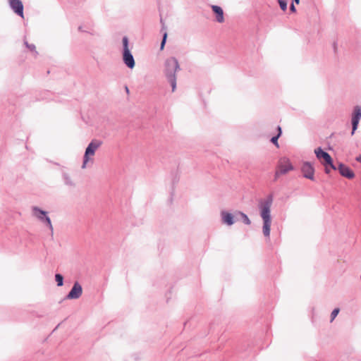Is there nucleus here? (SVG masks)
<instances>
[{
	"label": "nucleus",
	"instance_id": "4468645a",
	"mask_svg": "<svg viewBox=\"0 0 361 361\" xmlns=\"http://www.w3.org/2000/svg\"><path fill=\"white\" fill-rule=\"evenodd\" d=\"M212 11L216 13V19L219 23H223L224 21V11L223 9L219 6H212Z\"/></svg>",
	"mask_w": 361,
	"mask_h": 361
},
{
	"label": "nucleus",
	"instance_id": "a878e982",
	"mask_svg": "<svg viewBox=\"0 0 361 361\" xmlns=\"http://www.w3.org/2000/svg\"><path fill=\"white\" fill-rule=\"evenodd\" d=\"M293 1H294V2H295L297 4H299V2H300V0H293Z\"/></svg>",
	"mask_w": 361,
	"mask_h": 361
},
{
	"label": "nucleus",
	"instance_id": "f03ea898",
	"mask_svg": "<svg viewBox=\"0 0 361 361\" xmlns=\"http://www.w3.org/2000/svg\"><path fill=\"white\" fill-rule=\"evenodd\" d=\"M180 71L178 61L175 57L168 58L164 63V74L170 83L172 92L176 89V73Z\"/></svg>",
	"mask_w": 361,
	"mask_h": 361
},
{
	"label": "nucleus",
	"instance_id": "7ed1b4c3",
	"mask_svg": "<svg viewBox=\"0 0 361 361\" xmlns=\"http://www.w3.org/2000/svg\"><path fill=\"white\" fill-rule=\"evenodd\" d=\"M102 142L99 140H92L87 145L83 157L82 169H85L89 161L93 162L92 157L95 152L102 146Z\"/></svg>",
	"mask_w": 361,
	"mask_h": 361
},
{
	"label": "nucleus",
	"instance_id": "6ab92c4d",
	"mask_svg": "<svg viewBox=\"0 0 361 361\" xmlns=\"http://www.w3.org/2000/svg\"><path fill=\"white\" fill-rule=\"evenodd\" d=\"M338 313H339L338 308H336L332 311V312L331 314V322L334 321V319L336 317V316L338 315Z\"/></svg>",
	"mask_w": 361,
	"mask_h": 361
},
{
	"label": "nucleus",
	"instance_id": "b1692460",
	"mask_svg": "<svg viewBox=\"0 0 361 361\" xmlns=\"http://www.w3.org/2000/svg\"><path fill=\"white\" fill-rule=\"evenodd\" d=\"M324 166H325V171H326V173H329L330 172V171H329V169H328V167H327L328 165H324Z\"/></svg>",
	"mask_w": 361,
	"mask_h": 361
},
{
	"label": "nucleus",
	"instance_id": "393cba45",
	"mask_svg": "<svg viewBox=\"0 0 361 361\" xmlns=\"http://www.w3.org/2000/svg\"><path fill=\"white\" fill-rule=\"evenodd\" d=\"M356 160L361 163V156H359L356 158Z\"/></svg>",
	"mask_w": 361,
	"mask_h": 361
},
{
	"label": "nucleus",
	"instance_id": "4be33fe9",
	"mask_svg": "<svg viewBox=\"0 0 361 361\" xmlns=\"http://www.w3.org/2000/svg\"><path fill=\"white\" fill-rule=\"evenodd\" d=\"M78 30L80 32H89L87 30L85 29V27L83 25H80L78 27Z\"/></svg>",
	"mask_w": 361,
	"mask_h": 361
},
{
	"label": "nucleus",
	"instance_id": "f257e3e1",
	"mask_svg": "<svg viewBox=\"0 0 361 361\" xmlns=\"http://www.w3.org/2000/svg\"><path fill=\"white\" fill-rule=\"evenodd\" d=\"M273 198L269 196L259 203L260 216L263 221L262 232L265 237L269 238L271 225V208Z\"/></svg>",
	"mask_w": 361,
	"mask_h": 361
},
{
	"label": "nucleus",
	"instance_id": "f3484780",
	"mask_svg": "<svg viewBox=\"0 0 361 361\" xmlns=\"http://www.w3.org/2000/svg\"><path fill=\"white\" fill-rule=\"evenodd\" d=\"M278 130H279V134L276 135V136H274L271 139V142L274 144L276 146H279L278 145V139L279 137V136L281 135V127H278Z\"/></svg>",
	"mask_w": 361,
	"mask_h": 361
},
{
	"label": "nucleus",
	"instance_id": "2eb2a0df",
	"mask_svg": "<svg viewBox=\"0 0 361 361\" xmlns=\"http://www.w3.org/2000/svg\"><path fill=\"white\" fill-rule=\"evenodd\" d=\"M235 216H240L243 219V221L246 225H250L251 221L250 220L249 217L245 214V213L240 212V211H235Z\"/></svg>",
	"mask_w": 361,
	"mask_h": 361
},
{
	"label": "nucleus",
	"instance_id": "9b49d317",
	"mask_svg": "<svg viewBox=\"0 0 361 361\" xmlns=\"http://www.w3.org/2000/svg\"><path fill=\"white\" fill-rule=\"evenodd\" d=\"M82 294V286L78 282H75L71 290L66 295L68 300H76L80 298Z\"/></svg>",
	"mask_w": 361,
	"mask_h": 361
},
{
	"label": "nucleus",
	"instance_id": "a211bd4d",
	"mask_svg": "<svg viewBox=\"0 0 361 361\" xmlns=\"http://www.w3.org/2000/svg\"><path fill=\"white\" fill-rule=\"evenodd\" d=\"M280 8L282 11H285L287 9V1L286 0H279L278 1Z\"/></svg>",
	"mask_w": 361,
	"mask_h": 361
},
{
	"label": "nucleus",
	"instance_id": "39448f33",
	"mask_svg": "<svg viewBox=\"0 0 361 361\" xmlns=\"http://www.w3.org/2000/svg\"><path fill=\"white\" fill-rule=\"evenodd\" d=\"M293 170V166L290 159L287 157L281 158L278 163L277 170L275 172V179H277L279 176L286 174Z\"/></svg>",
	"mask_w": 361,
	"mask_h": 361
},
{
	"label": "nucleus",
	"instance_id": "9d476101",
	"mask_svg": "<svg viewBox=\"0 0 361 361\" xmlns=\"http://www.w3.org/2000/svg\"><path fill=\"white\" fill-rule=\"evenodd\" d=\"M361 118V106H355L353 109V111L352 114V132L351 134L353 135L355 130L357 128L359 121Z\"/></svg>",
	"mask_w": 361,
	"mask_h": 361
},
{
	"label": "nucleus",
	"instance_id": "0eeeda50",
	"mask_svg": "<svg viewBox=\"0 0 361 361\" xmlns=\"http://www.w3.org/2000/svg\"><path fill=\"white\" fill-rule=\"evenodd\" d=\"M314 153L318 159H319L324 165H329L332 169L336 170V167L334 165L331 156L326 152H324L321 147L314 149Z\"/></svg>",
	"mask_w": 361,
	"mask_h": 361
},
{
	"label": "nucleus",
	"instance_id": "dca6fc26",
	"mask_svg": "<svg viewBox=\"0 0 361 361\" xmlns=\"http://www.w3.org/2000/svg\"><path fill=\"white\" fill-rule=\"evenodd\" d=\"M55 280L57 282V286H63V276L61 274H56L55 275Z\"/></svg>",
	"mask_w": 361,
	"mask_h": 361
},
{
	"label": "nucleus",
	"instance_id": "6e6552de",
	"mask_svg": "<svg viewBox=\"0 0 361 361\" xmlns=\"http://www.w3.org/2000/svg\"><path fill=\"white\" fill-rule=\"evenodd\" d=\"M221 223L226 226H231L235 224V212L233 214L226 210H222L220 212Z\"/></svg>",
	"mask_w": 361,
	"mask_h": 361
},
{
	"label": "nucleus",
	"instance_id": "423d86ee",
	"mask_svg": "<svg viewBox=\"0 0 361 361\" xmlns=\"http://www.w3.org/2000/svg\"><path fill=\"white\" fill-rule=\"evenodd\" d=\"M32 216L39 220L42 223L45 224L50 230H53L50 218L47 216V212L40 209L37 207L32 208Z\"/></svg>",
	"mask_w": 361,
	"mask_h": 361
},
{
	"label": "nucleus",
	"instance_id": "aec40b11",
	"mask_svg": "<svg viewBox=\"0 0 361 361\" xmlns=\"http://www.w3.org/2000/svg\"><path fill=\"white\" fill-rule=\"evenodd\" d=\"M26 44V47L31 51L33 52L34 55H36L37 54V51H35V46L33 45V44H28L27 43H25Z\"/></svg>",
	"mask_w": 361,
	"mask_h": 361
},
{
	"label": "nucleus",
	"instance_id": "412c9836",
	"mask_svg": "<svg viewBox=\"0 0 361 361\" xmlns=\"http://www.w3.org/2000/svg\"><path fill=\"white\" fill-rule=\"evenodd\" d=\"M166 37H167V34L166 33H164V37H163V39H162V42L161 43V49H164V47L165 45V43H166Z\"/></svg>",
	"mask_w": 361,
	"mask_h": 361
},
{
	"label": "nucleus",
	"instance_id": "ddd939ff",
	"mask_svg": "<svg viewBox=\"0 0 361 361\" xmlns=\"http://www.w3.org/2000/svg\"><path fill=\"white\" fill-rule=\"evenodd\" d=\"M9 4L12 9L23 18V3L20 0H9Z\"/></svg>",
	"mask_w": 361,
	"mask_h": 361
},
{
	"label": "nucleus",
	"instance_id": "20e7f679",
	"mask_svg": "<svg viewBox=\"0 0 361 361\" xmlns=\"http://www.w3.org/2000/svg\"><path fill=\"white\" fill-rule=\"evenodd\" d=\"M123 43V61L126 66L130 69L134 68L135 66V59L131 54L128 47V39L127 37H123L122 39Z\"/></svg>",
	"mask_w": 361,
	"mask_h": 361
},
{
	"label": "nucleus",
	"instance_id": "5701e85b",
	"mask_svg": "<svg viewBox=\"0 0 361 361\" xmlns=\"http://www.w3.org/2000/svg\"><path fill=\"white\" fill-rule=\"evenodd\" d=\"M290 11H293V12H295V11H296V10H295V6H294V4H292L290 5Z\"/></svg>",
	"mask_w": 361,
	"mask_h": 361
},
{
	"label": "nucleus",
	"instance_id": "f8f14e48",
	"mask_svg": "<svg viewBox=\"0 0 361 361\" xmlns=\"http://www.w3.org/2000/svg\"><path fill=\"white\" fill-rule=\"evenodd\" d=\"M336 169L338 170L339 173L343 177L351 179L355 177L354 172L347 166L343 164L340 163L336 167Z\"/></svg>",
	"mask_w": 361,
	"mask_h": 361
},
{
	"label": "nucleus",
	"instance_id": "1a4fd4ad",
	"mask_svg": "<svg viewBox=\"0 0 361 361\" xmlns=\"http://www.w3.org/2000/svg\"><path fill=\"white\" fill-rule=\"evenodd\" d=\"M301 171L305 178L311 180H314V168L312 163L309 161L303 162L301 166Z\"/></svg>",
	"mask_w": 361,
	"mask_h": 361
}]
</instances>
